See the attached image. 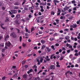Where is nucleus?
Segmentation results:
<instances>
[{"label":"nucleus","mask_w":80,"mask_h":80,"mask_svg":"<svg viewBox=\"0 0 80 80\" xmlns=\"http://www.w3.org/2000/svg\"><path fill=\"white\" fill-rule=\"evenodd\" d=\"M9 37H9V35H8L4 37V40L5 41H7L8 39V38H9Z\"/></svg>","instance_id":"obj_5"},{"label":"nucleus","mask_w":80,"mask_h":80,"mask_svg":"<svg viewBox=\"0 0 80 80\" xmlns=\"http://www.w3.org/2000/svg\"><path fill=\"white\" fill-rule=\"evenodd\" d=\"M55 46L56 47H58V46H59V44L57 43L56 44H55Z\"/></svg>","instance_id":"obj_43"},{"label":"nucleus","mask_w":80,"mask_h":80,"mask_svg":"<svg viewBox=\"0 0 80 80\" xmlns=\"http://www.w3.org/2000/svg\"><path fill=\"white\" fill-rule=\"evenodd\" d=\"M63 58H64V57H62V56L60 57V60L61 61H62V60L63 59Z\"/></svg>","instance_id":"obj_17"},{"label":"nucleus","mask_w":80,"mask_h":80,"mask_svg":"<svg viewBox=\"0 0 80 80\" xmlns=\"http://www.w3.org/2000/svg\"><path fill=\"white\" fill-rule=\"evenodd\" d=\"M72 54H70V55L69 56V58H72Z\"/></svg>","instance_id":"obj_56"},{"label":"nucleus","mask_w":80,"mask_h":80,"mask_svg":"<svg viewBox=\"0 0 80 80\" xmlns=\"http://www.w3.org/2000/svg\"><path fill=\"white\" fill-rule=\"evenodd\" d=\"M3 25H4V24L2 23H1L0 24V26L1 27V28H2L3 27Z\"/></svg>","instance_id":"obj_27"},{"label":"nucleus","mask_w":80,"mask_h":80,"mask_svg":"<svg viewBox=\"0 0 80 80\" xmlns=\"http://www.w3.org/2000/svg\"><path fill=\"white\" fill-rule=\"evenodd\" d=\"M73 18V16H71V17H69V20H72V18Z\"/></svg>","instance_id":"obj_34"},{"label":"nucleus","mask_w":80,"mask_h":80,"mask_svg":"<svg viewBox=\"0 0 80 80\" xmlns=\"http://www.w3.org/2000/svg\"><path fill=\"white\" fill-rule=\"evenodd\" d=\"M66 53V52L65 51H63L62 52V54H65Z\"/></svg>","instance_id":"obj_61"},{"label":"nucleus","mask_w":80,"mask_h":80,"mask_svg":"<svg viewBox=\"0 0 80 80\" xmlns=\"http://www.w3.org/2000/svg\"><path fill=\"white\" fill-rule=\"evenodd\" d=\"M26 44L24 43H22V46L24 48L25 47H26Z\"/></svg>","instance_id":"obj_26"},{"label":"nucleus","mask_w":80,"mask_h":80,"mask_svg":"<svg viewBox=\"0 0 80 80\" xmlns=\"http://www.w3.org/2000/svg\"><path fill=\"white\" fill-rule=\"evenodd\" d=\"M46 46L45 45H42V50H44V48H45Z\"/></svg>","instance_id":"obj_12"},{"label":"nucleus","mask_w":80,"mask_h":80,"mask_svg":"<svg viewBox=\"0 0 80 80\" xmlns=\"http://www.w3.org/2000/svg\"><path fill=\"white\" fill-rule=\"evenodd\" d=\"M78 51L77 50H76L74 51V52L75 53H78Z\"/></svg>","instance_id":"obj_60"},{"label":"nucleus","mask_w":80,"mask_h":80,"mask_svg":"<svg viewBox=\"0 0 80 80\" xmlns=\"http://www.w3.org/2000/svg\"><path fill=\"white\" fill-rule=\"evenodd\" d=\"M40 29L41 30H43V29H44V28H43V27H41L40 28Z\"/></svg>","instance_id":"obj_51"},{"label":"nucleus","mask_w":80,"mask_h":80,"mask_svg":"<svg viewBox=\"0 0 80 80\" xmlns=\"http://www.w3.org/2000/svg\"><path fill=\"white\" fill-rule=\"evenodd\" d=\"M0 46L1 47H3L4 46V45L3 44V43H2L0 44Z\"/></svg>","instance_id":"obj_19"},{"label":"nucleus","mask_w":80,"mask_h":80,"mask_svg":"<svg viewBox=\"0 0 80 80\" xmlns=\"http://www.w3.org/2000/svg\"><path fill=\"white\" fill-rule=\"evenodd\" d=\"M66 49H65V48H64V47H63L62 48V50H63L64 51H65V50Z\"/></svg>","instance_id":"obj_42"},{"label":"nucleus","mask_w":80,"mask_h":80,"mask_svg":"<svg viewBox=\"0 0 80 80\" xmlns=\"http://www.w3.org/2000/svg\"><path fill=\"white\" fill-rule=\"evenodd\" d=\"M58 12L61 13V10H60V9H58Z\"/></svg>","instance_id":"obj_53"},{"label":"nucleus","mask_w":80,"mask_h":80,"mask_svg":"<svg viewBox=\"0 0 80 80\" xmlns=\"http://www.w3.org/2000/svg\"><path fill=\"white\" fill-rule=\"evenodd\" d=\"M11 17H12V18H14V17H15V15H12L11 16Z\"/></svg>","instance_id":"obj_48"},{"label":"nucleus","mask_w":80,"mask_h":80,"mask_svg":"<svg viewBox=\"0 0 80 80\" xmlns=\"http://www.w3.org/2000/svg\"><path fill=\"white\" fill-rule=\"evenodd\" d=\"M16 29L18 31V33H20V30H19V29L16 28Z\"/></svg>","instance_id":"obj_18"},{"label":"nucleus","mask_w":80,"mask_h":80,"mask_svg":"<svg viewBox=\"0 0 80 80\" xmlns=\"http://www.w3.org/2000/svg\"><path fill=\"white\" fill-rule=\"evenodd\" d=\"M5 46L4 47L5 50H7V49H8V47H10V45H11V43L10 42H6L5 43Z\"/></svg>","instance_id":"obj_1"},{"label":"nucleus","mask_w":80,"mask_h":80,"mask_svg":"<svg viewBox=\"0 0 80 80\" xmlns=\"http://www.w3.org/2000/svg\"><path fill=\"white\" fill-rule=\"evenodd\" d=\"M46 51L47 52H50V51L51 50L48 47H46V48L45 49Z\"/></svg>","instance_id":"obj_6"},{"label":"nucleus","mask_w":80,"mask_h":80,"mask_svg":"<svg viewBox=\"0 0 80 80\" xmlns=\"http://www.w3.org/2000/svg\"><path fill=\"white\" fill-rule=\"evenodd\" d=\"M32 72H33V69H30L27 72V73L28 74H29L30 73Z\"/></svg>","instance_id":"obj_7"},{"label":"nucleus","mask_w":80,"mask_h":80,"mask_svg":"<svg viewBox=\"0 0 80 80\" xmlns=\"http://www.w3.org/2000/svg\"><path fill=\"white\" fill-rule=\"evenodd\" d=\"M12 37L13 38H17V35H16V34H15L13 36V37Z\"/></svg>","instance_id":"obj_23"},{"label":"nucleus","mask_w":80,"mask_h":80,"mask_svg":"<svg viewBox=\"0 0 80 80\" xmlns=\"http://www.w3.org/2000/svg\"><path fill=\"white\" fill-rule=\"evenodd\" d=\"M32 31H34V28H32L31 29V32H32Z\"/></svg>","instance_id":"obj_58"},{"label":"nucleus","mask_w":80,"mask_h":80,"mask_svg":"<svg viewBox=\"0 0 80 80\" xmlns=\"http://www.w3.org/2000/svg\"><path fill=\"white\" fill-rule=\"evenodd\" d=\"M66 40H68L70 38V37L68 36H67L65 37Z\"/></svg>","instance_id":"obj_14"},{"label":"nucleus","mask_w":80,"mask_h":80,"mask_svg":"<svg viewBox=\"0 0 80 80\" xmlns=\"http://www.w3.org/2000/svg\"><path fill=\"white\" fill-rule=\"evenodd\" d=\"M2 53H4V52H5L4 49H2Z\"/></svg>","instance_id":"obj_41"},{"label":"nucleus","mask_w":80,"mask_h":80,"mask_svg":"<svg viewBox=\"0 0 80 80\" xmlns=\"http://www.w3.org/2000/svg\"><path fill=\"white\" fill-rule=\"evenodd\" d=\"M2 8V10H5V8L3 6Z\"/></svg>","instance_id":"obj_35"},{"label":"nucleus","mask_w":80,"mask_h":80,"mask_svg":"<svg viewBox=\"0 0 80 80\" xmlns=\"http://www.w3.org/2000/svg\"><path fill=\"white\" fill-rule=\"evenodd\" d=\"M70 44H68V43H67L66 44V45H67V47H69L70 46Z\"/></svg>","instance_id":"obj_54"},{"label":"nucleus","mask_w":80,"mask_h":80,"mask_svg":"<svg viewBox=\"0 0 80 80\" xmlns=\"http://www.w3.org/2000/svg\"><path fill=\"white\" fill-rule=\"evenodd\" d=\"M54 36H57V35H58V34L57 33H55L54 34Z\"/></svg>","instance_id":"obj_50"},{"label":"nucleus","mask_w":80,"mask_h":80,"mask_svg":"<svg viewBox=\"0 0 80 80\" xmlns=\"http://www.w3.org/2000/svg\"><path fill=\"white\" fill-rule=\"evenodd\" d=\"M72 10L71 9H69L68 10V12H69V13H70L71 12H72Z\"/></svg>","instance_id":"obj_55"},{"label":"nucleus","mask_w":80,"mask_h":80,"mask_svg":"<svg viewBox=\"0 0 80 80\" xmlns=\"http://www.w3.org/2000/svg\"><path fill=\"white\" fill-rule=\"evenodd\" d=\"M75 56H76V57H78V53H76L74 54Z\"/></svg>","instance_id":"obj_31"},{"label":"nucleus","mask_w":80,"mask_h":80,"mask_svg":"<svg viewBox=\"0 0 80 80\" xmlns=\"http://www.w3.org/2000/svg\"><path fill=\"white\" fill-rule=\"evenodd\" d=\"M22 77L25 79V80H26L27 78V75L26 74H24L23 76Z\"/></svg>","instance_id":"obj_8"},{"label":"nucleus","mask_w":80,"mask_h":80,"mask_svg":"<svg viewBox=\"0 0 80 80\" xmlns=\"http://www.w3.org/2000/svg\"><path fill=\"white\" fill-rule=\"evenodd\" d=\"M43 18V16H41L40 17H38V18H41V19H42Z\"/></svg>","instance_id":"obj_30"},{"label":"nucleus","mask_w":80,"mask_h":80,"mask_svg":"<svg viewBox=\"0 0 80 80\" xmlns=\"http://www.w3.org/2000/svg\"><path fill=\"white\" fill-rule=\"evenodd\" d=\"M33 68H37V66H36V65H34Z\"/></svg>","instance_id":"obj_47"},{"label":"nucleus","mask_w":80,"mask_h":80,"mask_svg":"<svg viewBox=\"0 0 80 80\" xmlns=\"http://www.w3.org/2000/svg\"><path fill=\"white\" fill-rule=\"evenodd\" d=\"M67 53H69L70 52V50L69 49L67 50Z\"/></svg>","instance_id":"obj_44"},{"label":"nucleus","mask_w":80,"mask_h":80,"mask_svg":"<svg viewBox=\"0 0 80 80\" xmlns=\"http://www.w3.org/2000/svg\"><path fill=\"white\" fill-rule=\"evenodd\" d=\"M60 13L61 12L58 13V12H57V16H59V15H60Z\"/></svg>","instance_id":"obj_33"},{"label":"nucleus","mask_w":80,"mask_h":80,"mask_svg":"<svg viewBox=\"0 0 80 80\" xmlns=\"http://www.w3.org/2000/svg\"><path fill=\"white\" fill-rule=\"evenodd\" d=\"M53 2H54V3H59V2H60L58 1L57 0H54L53 1Z\"/></svg>","instance_id":"obj_15"},{"label":"nucleus","mask_w":80,"mask_h":80,"mask_svg":"<svg viewBox=\"0 0 80 80\" xmlns=\"http://www.w3.org/2000/svg\"><path fill=\"white\" fill-rule=\"evenodd\" d=\"M49 40H50V41H53V40H54V38H50Z\"/></svg>","instance_id":"obj_32"},{"label":"nucleus","mask_w":80,"mask_h":80,"mask_svg":"<svg viewBox=\"0 0 80 80\" xmlns=\"http://www.w3.org/2000/svg\"><path fill=\"white\" fill-rule=\"evenodd\" d=\"M45 42H46L45 40H41V43L42 44H44V43H45Z\"/></svg>","instance_id":"obj_9"},{"label":"nucleus","mask_w":80,"mask_h":80,"mask_svg":"<svg viewBox=\"0 0 80 80\" xmlns=\"http://www.w3.org/2000/svg\"><path fill=\"white\" fill-rule=\"evenodd\" d=\"M13 8L14 9H18V7L17 6H13Z\"/></svg>","instance_id":"obj_16"},{"label":"nucleus","mask_w":80,"mask_h":80,"mask_svg":"<svg viewBox=\"0 0 80 80\" xmlns=\"http://www.w3.org/2000/svg\"><path fill=\"white\" fill-rule=\"evenodd\" d=\"M15 33L12 32L10 36L13 37L15 35Z\"/></svg>","instance_id":"obj_11"},{"label":"nucleus","mask_w":80,"mask_h":80,"mask_svg":"<svg viewBox=\"0 0 80 80\" xmlns=\"http://www.w3.org/2000/svg\"><path fill=\"white\" fill-rule=\"evenodd\" d=\"M60 56L59 55H58V56H57L56 57L57 59H58V58H60Z\"/></svg>","instance_id":"obj_49"},{"label":"nucleus","mask_w":80,"mask_h":80,"mask_svg":"<svg viewBox=\"0 0 80 80\" xmlns=\"http://www.w3.org/2000/svg\"><path fill=\"white\" fill-rule=\"evenodd\" d=\"M71 2H72V3L73 4L74 3H76V2H75V0L72 1Z\"/></svg>","instance_id":"obj_24"},{"label":"nucleus","mask_w":80,"mask_h":80,"mask_svg":"<svg viewBox=\"0 0 80 80\" xmlns=\"http://www.w3.org/2000/svg\"><path fill=\"white\" fill-rule=\"evenodd\" d=\"M24 67L26 68H28V65H26L24 66Z\"/></svg>","instance_id":"obj_46"},{"label":"nucleus","mask_w":80,"mask_h":80,"mask_svg":"<svg viewBox=\"0 0 80 80\" xmlns=\"http://www.w3.org/2000/svg\"><path fill=\"white\" fill-rule=\"evenodd\" d=\"M38 48H37V46H35L34 48V49H36V50H37Z\"/></svg>","instance_id":"obj_59"},{"label":"nucleus","mask_w":80,"mask_h":80,"mask_svg":"<svg viewBox=\"0 0 80 80\" xmlns=\"http://www.w3.org/2000/svg\"><path fill=\"white\" fill-rule=\"evenodd\" d=\"M28 17L29 18H32V16L31 15V14L29 15L28 16Z\"/></svg>","instance_id":"obj_39"},{"label":"nucleus","mask_w":80,"mask_h":80,"mask_svg":"<svg viewBox=\"0 0 80 80\" xmlns=\"http://www.w3.org/2000/svg\"><path fill=\"white\" fill-rule=\"evenodd\" d=\"M51 14L54 15L55 14V12H51Z\"/></svg>","instance_id":"obj_29"},{"label":"nucleus","mask_w":80,"mask_h":80,"mask_svg":"<svg viewBox=\"0 0 80 80\" xmlns=\"http://www.w3.org/2000/svg\"><path fill=\"white\" fill-rule=\"evenodd\" d=\"M47 5H48V6H50V5H51V3H47Z\"/></svg>","instance_id":"obj_40"},{"label":"nucleus","mask_w":80,"mask_h":80,"mask_svg":"<svg viewBox=\"0 0 80 80\" xmlns=\"http://www.w3.org/2000/svg\"><path fill=\"white\" fill-rule=\"evenodd\" d=\"M64 31H67V32H68L69 31V29L67 28L64 29Z\"/></svg>","instance_id":"obj_37"},{"label":"nucleus","mask_w":80,"mask_h":80,"mask_svg":"<svg viewBox=\"0 0 80 80\" xmlns=\"http://www.w3.org/2000/svg\"><path fill=\"white\" fill-rule=\"evenodd\" d=\"M15 5H18V4L17 2H16L14 3Z\"/></svg>","instance_id":"obj_63"},{"label":"nucleus","mask_w":80,"mask_h":80,"mask_svg":"<svg viewBox=\"0 0 80 80\" xmlns=\"http://www.w3.org/2000/svg\"><path fill=\"white\" fill-rule=\"evenodd\" d=\"M77 24H73L72 25L73 28H76L77 27Z\"/></svg>","instance_id":"obj_20"},{"label":"nucleus","mask_w":80,"mask_h":80,"mask_svg":"<svg viewBox=\"0 0 80 80\" xmlns=\"http://www.w3.org/2000/svg\"><path fill=\"white\" fill-rule=\"evenodd\" d=\"M20 15L19 14L17 15L16 16L15 18H20Z\"/></svg>","instance_id":"obj_13"},{"label":"nucleus","mask_w":80,"mask_h":80,"mask_svg":"<svg viewBox=\"0 0 80 80\" xmlns=\"http://www.w3.org/2000/svg\"><path fill=\"white\" fill-rule=\"evenodd\" d=\"M41 11L42 12H44V9H41Z\"/></svg>","instance_id":"obj_57"},{"label":"nucleus","mask_w":80,"mask_h":80,"mask_svg":"<svg viewBox=\"0 0 80 80\" xmlns=\"http://www.w3.org/2000/svg\"><path fill=\"white\" fill-rule=\"evenodd\" d=\"M49 68L50 70H53L55 68V66L54 65H51L50 66Z\"/></svg>","instance_id":"obj_2"},{"label":"nucleus","mask_w":80,"mask_h":80,"mask_svg":"<svg viewBox=\"0 0 80 80\" xmlns=\"http://www.w3.org/2000/svg\"><path fill=\"white\" fill-rule=\"evenodd\" d=\"M5 22H9V19L7 18L6 20H5Z\"/></svg>","instance_id":"obj_21"},{"label":"nucleus","mask_w":80,"mask_h":80,"mask_svg":"<svg viewBox=\"0 0 80 80\" xmlns=\"http://www.w3.org/2000/svg\"><path fill=\"white\" fill-rule=\"evenodd\" d=\"M43 33V32L42 31H39L38 32L39 34H42Z\"/></svg>","instance_id":"obj_38"},{"label":"nucleus","mask_w":80,"mask_h":80,"mask_svg":"<svg viewBox=\"0 0 80 80\" xmlns=\"http://www.w3.org/2000/svg\"><path fill=\"white\" fill-rule=\"evenodd\" d=\"M26 2V0H23V2L22 4V5H24V4Z\"/></svg>","instance_id":"obj_22"},{"label":"nucleus","mask_w":80,"mask_h":80,"mask_svg":"<svg viewBox=\"0 0 80 80\" xmlns=\"http://www.w3.org/2000/svg\"><path fill=\"white\" fill-rule=\"evenodd\" d=\"M8 12H9V14H10V15H12L13 14V13L11 12H10V11H9Z\"/></svg>","instance_id":"obj_52"},{"label":"nucleus","mask_w":80,"mask_h":80,"mask_svg":"<svg viewBox=\"0 0 80 80\" xmlns=\"http://www.w3.org/2000/svg\"><path fill=\"white\" fill-rule=\"evenodd\" d=\"M11 12L13 14H15L17 13V10H15V9H14V10H12L11 11Z\"/></svg>","instance_id":"obj_3"},{"label":"nucleus","mask_w":80,"mask_h":80,"mask_svg":"<svg viewBox=\"0 0 80 80\" xmlns=\"http://www.w3.org/2000/svg\"><path fill=\"white\" fill-rule=\"evenodd\" d=\"M18 21H19L18 19H16L15 21V23L16 25H20V22H18Z\"/></svg>","instance_id":"obj_4"},{"label":"nucleus","mask_w":80,"mask_h":80,"mask_svg":"<svg viewBox=\"0 0 80 80\" xmlns=\"http://www.w3.org/2000/svg\"><path fill=\"white\" fill-rule=\"evenodd\" d=\"M73 10H77V8L76 7L74 8Z\"/></svg>","instance_id":"obj_45"},{"label":"nucleus","mask_w":80,"mask_h":80,"mask_svg":"<svg viewBox=\"0 0 80 80\" xmlns=\"http://www.w3.org/2000/svg\"><path fill=\"white\" fill-rule=\"evenodd\" d=\"M25 35L27 37H28V33H25Z\"/></svg>","instance_id":"obj_62"},{"label":"nucleus","mask_w":80,"mask_h":80,"mask_svg":"<svg viewBox=\"0 0 80 80\" xmlns=\"http://www.w3.org/2000/svg\"><path fill=\"white\" fill-rule=\"evenodd\" d=\"M29 77L30 78H33V75L32 74H29Z\"/></svg>","instance_id":"obj_10"},{"label":"nucleus","mask_w":80,"mask_h":80,"mask_svg":"<svg viewBox=\"0 0 80 80\" xmlns=\"http://www.w3.org/2000/svg\"><path fill=\"white\" fill-rule=\"evenodd\" d=\"M64 18H65V17L64 16V17L63 16H61L60 18V19H61V20L64 19Z\"/></svg>","instance_id":"obj_28"},{"label":"nucleus","mask_w":80,"mask_h":80,"mask_svg":"<svg viewBox=\"0 0 80 80\" xmlns=\"http://www.w3.org/2000/svg\"><path fill=\"white\" fill-rule=\"evenodd\" d=\"M22 36H20L19 37V40L20 41V42H22Z\"/></svg>","instance_id":"obj_25"},{"label":"nucleus","mask_w":80,"mask_h":80,"mask_svg":"<svg viewBox=\"0 0 80 80\" xmlns=\"http://www.w3.org/2000/svg\"><path fill=\"white\" fill-rule=\"evenodd\" d=\"M59 52H60L61 53L62 52V49H60L59 50Z\"/></svg>","instance_id":"obj_64"},{"label":"nucleus","mask_w":80,"mask_h":80,"mask_svg":"<svg viewBox=\"0 0 80 80\" xmlns=\"http://www.w3.org/2000/svg\"><path fill=\"white\" fill-rule=\"evenodd\" d=\"M5 78H6V77H5V76H4L2 77V80H5Z\"/></svg>","instance_id":"obj_36"}]
</instances>
